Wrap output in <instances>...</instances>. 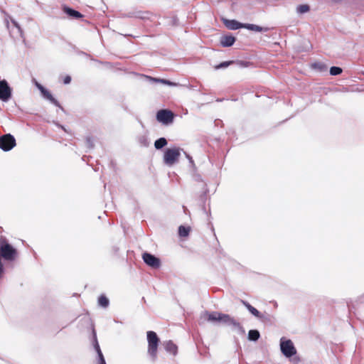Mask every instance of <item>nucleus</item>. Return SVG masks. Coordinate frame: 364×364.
I'll return each mask as SVG.
<instances>
[{
	"instance_id": "1",
	"label": "nucleus",
	"mask_w": 364,
	"mask_h": 364,
	"mask_svg": "<svg viewBox=\"0 0 364 364\" xmlns=\"http://www.w3.org/2000/svg\"><path fill=\"white\" fill-rule=\"evenodd\" d=\"M18 257L17 250L11 245L4 237H0V270L5 269L2 259L7 262H14Z\"/></svg>"
},
{
	"instance_id": "2",
	"label": "nucleus",
	"mask_w": 364,
	"mask_h": 364,
	"mask_svg": "<svg viewBox=\"0 0 364 364\" xmlns=\"http://www.w3.org/2000/svg\"><path fill=\"white\" fill-rule=\"evenodd\" d=\"M148 342V354L152 361H155L157 358L158 346L160 339L156 333L153 331H149L146 333Z\"/></svg>"
},
{
	"instance_id": "3",
	"label": "nucleus",
	"mask_w": 364,
	"mask_h": 364,
	"mask_svg": "<svg viewBox=\"0 0 364 364\" xmlns=\"http://www.w3.org/2000/svg\"><path fill=\"white\" fill-rule=\"evenodd\" d=\"M280 350L286 358H291L297 353L294 343L291 339L282 337L279 341Z\"/></svg>"
},
{
	"instance_id": "4",
	"label": "nucleus",
	"mask_w": 364,
	"mask_h": 364,
	"mask_svg": "<svg viewBox=\"0 0 364 364\" xmlns=\"http://www.w3.org/2000/svg\"><path fill=\"white\" fill-rule=\"evenodd\" d=\"M182 149L178 147L168 148L164 154V162L167 166H172L178 162Z\"/></svg>"
},
{
	"instance_id": "5",
	"label": "nucleus",
	"mask_w": 364,
	"mask_h": 364,
	"mask_svg": "<svg viewBox=\"0 0 364 364\" xmlns=\"http://www.w3.org/2000/svg\"><path fill=\"white\" fill-rule=\"evenodd\" d=\"M174 117L173 112L167 109H159L156 114V120L166 126L173 123Z\"/></svg>"
},
{
	"instance_id": "6",
	"label": "nucleus",
	"mask_w": 364,
	"mask_h": 364,
	"mask_svg": "<svg viewBox=\"0 0 364 364\" xmlns=\"http://www.w3.org/2000/svg\"><path fill=\"white\" fill-rule=\"evenodd\" d=\"M16 145L15 137L11 134L0 136V149L4 151H9Z\"/></svg>"
},
{
	"instance_id": "7",
	"label": "nucleus",
	"mask_w": 364,
	"mask_h": 364,
	"mask_svg": "<svg viewBox=\"0 0 364 364\" xmlns=\"http://www.w3.org/2000/svg\"><path fill=\"white\" fill-rule=\"evenodd\" d=\"M142 259L147 266L152 269H159L161 265L160 258L148 252H144L142 254Z\"/></svg>"
},
{
	"instance_id": "8",
	"label": "nucleus",
	"mask_w": 364,
	"mask_h": 364,
	"mask_svg": "<svg viewBox=\"0 0 364 364\" xmlns=\"http://www.w3.org/2000/svg\"><path fill=\"white\" fill-rule=\"evenodd\" d=\"M12 97V89L6 80H0V100L6 102Z\"/></svg>"
},
{
	"instance_id": "9",
	"label": "nucleus",
	"mask_w": 364,
	"mask_h": 364,
	"mask_svg": "<svg viewBox=\"0 0 364 364\" xmlns=\"http://www.w3.org/2000/svg\"><path fill=\"white\" fill-rule=\"evenodd\" d=\"M92 337H93L92 338V344H93L94 349L95 350V351L97 354L98 364H107L105 357H104L102 352L100 349V345H99V343L97 341V334H96L95 329L92 330Z\"/></svg>"
},
{
	"instance_id": "10",
	"label": "nucleus",
	"mask_w": 364,
	"mask_h": 364,
	"mask_svg": "<svg viewBox=\"0 0 364 364\" xmlns=\"http://www.w3.org/2000/svg\"><path fill=\"white\" fill-rule=\"evenodd\" d=\"M141 77L146 79L150 83H161L163 85H168L171 87L177 85V83L164 78L154 77L146 75H141Z\"/></svg>"
},
{
	"instance_id": "11",
	"label": "nucleus",
	"mask_w": 364,
	"mask_h": 364,
	"mask_svg": "<svg viewBox=\"0 0 364 364\" xmlns=\"http://www.w3.org/2000/svg\"><path fill=\"white\" fill-rule=\"evenodd\" d=\"M223 23L224 25L230 30H237L240 28H245V24L244 23L239 22L237 20L235 19H227V18H223Z\"/></svg>"
},
{
	"instance_id": "12",
	"label": "nucleus",
	"mask_w": 364,
	"mask_h": 364,
	"mask_svg": "<svg viewBox=\"0 0 364 364\" xmlns=\"http://www.w3.org/2000/svg\"><path fill=\"white\" fill-rule=\"evenodd\" d=\"M221 314L222 313L218 311L209 312L205 311L201 315V318L210 322H220Z\"/></svg>"
},
{
	"instance_id": "13",
	"label": "nucleus",
	"mask_w": 364,
	"mask_h": 364,
	"mask_svg": "<svg viewBox=\"0 0 364 364\" xmlns=\"http://www.w3.org/2000/svg\"><path fill=\"white\" fill-rule=\"evenodd\" d=\"M236 41V38L232 34L221 36L220 43L224 48L232 46Z\"/></svg>"
},
{
	"instance_id": "14",
	"label": "nucleus",
	"mask_w": 364,
	"mask_h": 364,
	"mask_svg": "<svg viewBox=\"0 0 364 364\" xmlns=\"http://www.w3.org/2000/svg\"><path fill=\"white\" fill-rule=\"evenodd\" d=\"M63 11L69 17L74 19H79L83 17V15L80 12L68 6H63Z\"/></svg>"
},
{
	"instance_id": "15",
	"label": "nucleus",
	"mask_w": 364,
	"mask_h": 364,
	"mask_svg": "<svg viewBox=\"0 0 364 364\" xmlns=\"http://www.w3.org/2000/svg\"><path fill=\"white\" fill-rule=\"evenodd\" d=\"M42 90H43L41 92V93L45 99L49 100L55 106L60 107L61 109H63L60 102L52 95V94L48 91V90H47L46 87Z\"/></svg>"
},
{
	"instance_id": "16",
	"label": "nucleus",
	"mask_w": 364,
	"mask_h": 364,
	"mask_svg": "<svg viewBox=\"0 0 364 364\" xmlns=\"http://www.w3.org/2000/svg\"><path fill=\"white\" fill-rule=\"evenodd\" d=\"M242 304L247 308V309L256 318H263L262 314L256 308L252 306L249 302L245 300H241Z\"/></svg>"
},
{
	"instance_id": "17",
	"label": "nucleus",
	"mask_w": 364,
	"mask_h": 364,
	"mask_svg": "<svg viewBox=\"0 0 364 364\" xmlns=\"http://www.w3.org/2000/svg\"><path fill=\"white\" fill-rule=\"evenodd\" d=\"M245 28L255 32H267L269 30L268 27H262L252 23H245Z\"/></svg>"
},
{
	"instance_id": "18",
	"label": "nucleus",
	"mask_w": 364,
	"mask_h": 364,
	"mask_svg": "<svg viewBox=\"0 0 364 364\" xmlns=\"http://www.w3.org/2000/svg\"><path fill=\"white\" fill-rule=\"evenodd\" d=\"M165 350L173 354V355H176L178 352V347L177 346L173 343L172 341H168L164 343Z\"/></svg>"
},
{
	"instance_id": "19",
	"label": "nucleus",
	"mask_w": 364,
	"mask_h": 364,
	"mask_svg": "<svg viewBox=\"0 0 364 364\" xmlns=\"http://www.w3.org/2000/svg\"><path fill=\"white\" fill-rule=\"evenodd\" d=\"M148 131L145 132V134L139 135L137 136V141L140 144V146L144 147H148L150 144V140L148 136Z\"/></svg>"
},
{
	"instance_id": "20",
	"label": "nucleus",
	"mask_w": 364,
	"mask_h": 364,
	"mask_svg": "<svg viewBox=\"0 0 364 364\" xmlns=\"http://www.w3.org/2000/svg\"><path fill=\"white\" fill-rule=\"evenodd\" d=\"M260 338V333L257 329H251L248 331L247 339L250 341L256 342Z\"/></svg>"
},
{
	"instance_id": "21",
	"label": "nucleus",
	"mask_w": 364,
	"mask_h": 364,
	"mask_svg": "<svg viewBox=\"0 0 364 364\" xmlns=\"http://www.w3.org/2000/svg\"><path fill=\"white\" fill-rule=\"evenodd\" d=\"M235 318L228 314H221L220 323L225 324L228 326H232V323L234 322Z\"/></svg>"
},
{
	"instance_id": "22",
	"label": "nucleus",
	"mask_w": 364,
	"mask_h": 364,
	"mask_svg": "<svg viewBox=\"0 0 364 364\" xmlns=\"http://www.w3.org/2000/svg\"><path fill=\"white\" fill-rule=\"evenodd\" d=\"M168 144L167 139L165 137H160L154 141V147L157 150H161Z\"/></svg>"
},
{
	"instance_id": "23",
	"label": "nucleus",
	"mask_w": 364,
	"mask_h": 364,
	"mask_svg": "<svg viewBox=\"0 0 364 364\" xmlns=\"http://www.w3.org/2000/svg\"><path fill=\"white\" fill-rule=\"evenodd\" d=\"M231 327L232 330L236 331L240 335H244L245 333L244 327L236 319H235L234 322L232 323Z\"/></svg>"
},
{
	"instance_id": "24",
	"label": "nucleus",
	"mask_w": 364,
	"mask_h": 364,
	"mask_svg": "<svg viewBox=\"0 0 364 364\" xmlns=\"http://www.w3.org/2000/svg\"><path fill=\"white\" fill-rule=\"evenodd\" d=\"M191 232V228L189 226H185V225H180L178 227V235L181 237H186L188 236L189 233Z\"/></svg>"
},
{
	"instance_id": "25",
	"label": "nucleus",
	"mask_w": 364,
	"mask_h": 364,
	"mask_svg": "<svg viewBox=\"0 0 364 364\" xmlns=\"http://www.w3.org/2000/svg\"><path fill=\"white\" fill-rule=\"evenodd\" d=\"M311 67H312V68H314L321 73L326 72V71H327V69H328L327 65L325 63H321V62L314 63L311 65Z\"/></svg>"
},
{
	"instance_id": "26",
	"label": "nucleus",
	"mask_w": 364,
	"mask_h": 364,
	"mask_svg": "<svg viewBox=\"0 0 364 364\" xmlns=\"http://www.w3.org/2000/svg\"><path fill=\"white\" fill-rule=\"evenodd\" d=\"M98 305L102 308H107L109 305V299L104 294H101L98 298Z\"/></svg>"
},
{
	"instance_id": "27",
	"label": "nucleus",
	"mask_w": 364,
	"mask_h": 364,
	"mask_svg": "<svg viewBox=\"0 0 364 364\" xmlns=\"http://www.w3.org/2000/svg\"><path fill=\"white\" fill-rule=\"evenodd\" d=\"M310 11V6L308 4H300L296 7V12L299 14H304Z\"/></svg>"
},
{
	"instance_id": "28",
	"label": "nucleus",
	"mask_w": 364,
	"mask_h": 364,
	"mask_svg": "<svg viewBox=\"0 0 364 364\" xmlns=\"http://www.w3.org/2000/svg\"><path fill=\"white\" fill-rule=\"evenodd\" d=\"M234 60L223 61L215 66V70L224 69L228 68L229 65L235 63Z\"/></svg>"
},
{
	"instance_id": "29",
	"label": "nucleus",
	"mask_w": 364,
	"mask_h": 364,
	"mask_svg": "<svg viewBox=\"0 0 364 364\" xmlns=\"http://www.w3.org/2000/svg\"><path fill=\"white\" fill-rule=\"evenodd\" d=\"M343 69L338 66H332L330 68V75L333 76L339 75L342 73Z\"/></svg>"
},
{
	"instance_id": "30",
	"label": "nucleus",
	"mask_w": 364,
	"mask_h": 364,
	"mask_svg": "<svg viewBox=\"0 0 364 364\" xmlns=\"http://www.w3.org/2000/svg\"><path fill=\"white\" fill-rule=\"evenodd\" d=\"M200 188L203 191V193L200 195V200L204 202L206 200V196L209 192L207 183H203V187H200Z\"/></svg>"
},
{
	"instance_id": "31",
	"label": "nucleus",
	"mask_w": 364,
	"mask_h": 364,
	"mask_svg": "<svg viewBox=\"0 0 364 364\" xmlns=\"http://www.w3.org/2000/svg\"><path fill=\"white\" fill-rule=\"evenodd\" d=\"M135 18H139V19H147L149 18V13L148 12H144L141 11H135Z\"/></svg>"
},
{
	"instance_id": "32",
	"label": "nucleus",
	"mask_w": 364,
	"mask_h": 364,
	"mask_svg": "<svg viewBox=\"0 0 364 364\" xmlns=\"http://www.w3.org/2000/svg\"><path fill=\"white\" fill-rule=\"evenodd\" d=\"M193 178L195 181L201 183V187H203V183H206L203 181L202 176L196 171L193 173Z\"/></svg>"
},
{
	"instance_id": "33",
	"label": "nucleus",
	"mask_w": 364,
	"mask_h": 364,
	"mask_svg": "<svg viewBox=\"0 0 364 364\" xmlns=\"http://www.w3.org/2000/svg\"><path fill=\"white\" fill-rule=\"evenodd\" d=\"M86 146L89 149H92L95 147L94 141L92 136H87L85 138Z\"/></svg>"
},
{
	"instance_id": "34",
	"label": "nucleus",
	"mask_w": 364,
	"mask_h": 364,
	"mask_svg": "<svg viewBox=\"0 0 364 364\" xmlns=\"http://www.w3.org/2000/svg\"><path fill=\"white\" fill-rule=\"evenodd\" d=\"M135 11H130L127 14H122V17L123 18H135Z\"/></svg>"
},
{
	"instance_id": "35",
	"label": "nucleus",
	"mask_w": 364,
	"mask_h": 364,
	"mask_svg": "<svg viewBox=\"0 0 364 364\" xmlns=\"http://www.w3.org/2000/svg\"><path fill=\"white\" fill-rule=\"evenodd\" d=\"M262 316H264L263 318H257L258 319L262 321H269L270 320V315L267 314V313H264V314H262Z\"/></svg>"
},
{
	"instance_id": "36",
	"label": "nucleus",
	"mask_w": 364,
	"mask_h": 364,
	"mask_svg": "<svg viewBox=\"0 0 364 364\" xmlns=\"http://www.w3.org/2000/svg\"><path fill=\"white\" fill-rule=\"evenodd\" d=\"M236 63L239 65L240 67H247L249 64L248 62L244 60L237 61Z\"/></svg>"
},
{
	"instance_id": "37",
	"label": "nucleus",
	"mask_w": 364,
	"mask_h": 364,
	"mask_svg": "<svg viewBox=\"0 0 364 364\" xmlns=\"http://www.w3.org/2000/svg\"><path fill=\"white\" fill-rule=\"evenodd\" d=\"M54 124L59 128L62 129L65 132L70 133V132L62 124L58 122H54Z\"/></svg>"
},
{
	"instance_id": "38",
	"label": "nucleus",
	"mask_w": 364,
	"mask_h": 364,
	"mask_svg": "<svg viewBox=\"0 0 364 364\" xmlns=\"http://www.w3.org/2000/svg\"><path fill=\"white\" fill-rule=\"evenodd\" d=\"M71 82V77L70 75H66L63 79V83L65 85H68Z\"/></svg>"
},
{
	"instance_id": "39",
	"label": "nucleus",
	"mask_w": 364,
	"mask_h": 364,
	"mask_svg": "<svg viewBox=\"0 0 364 364\" xmlns=\"http://www.w3.org/2000/svg\"><path fill=\"white\" fill-rule=\"evenodd\" d=\"M36 87L39 90L40 92H41L44 89L45 87L43 86L41 84L38 83V82H36Z\"/></svg>"
},
{
	"instance_id": "40",
	"label": "nucleus",
	"mask_w": 364,
	"mask_h": 364,
	"mask_svg": "<svg viewBox=\"0 0 364 364\" xmlns=\"http://www.w3.org/2000/svg\"><path fill=\"white\" fill-rule=\"evenodd\" d=\"M11 22L16 28H17L18 30L21 29L20 25L18 23L17 21H16L15 20H12Z\"/></svg>"
},
{
	"instance_id": "41",
	"label": "nucleus",
	"mask_w": 364,
	"mask_h": 364,
	"mask_svg": "<svg viewBox=\"0 0 364 364\" xmlns=\"http://www.w3.org/2000/svg\"><path fill=\"white\" fill-rule=\"evenodd\" d=\"M184 154H186V156L188 159L189 161L193 160V158L188 154H187L186 152H184Z\"/></svg>"
},
{
	"instance_id": "42",
	"label": "nucleus",
	"mask_w": 364,
	"mask_h": 364,
	"mask_svg": "<svg viewBox=\"0 0 364 364\" xmlns=\"http://www.w3.org/2000/svg\"><path fill=\"white\" fill-rule=\"evenodd\" d=\"M189 163L191 165V166L195 169L196 167H195V164H194L193 160L190 161Z\"/></svg>"
},
{
	"instance_id": "43",
	"label": "nucleus",
	"mask_w": 364,
	"mask_h": 364,
	"mask_svg": "<svg viewBox=\"0 0 364 364\" xmlns=\"http://www.w3.org/2000/svg\"><path fill=\"white\" fill-rule=\"evenodd\" d=\"M5 269L0 270V279L2 278L3 274H4Z\"/></svg>"
},
{
	"instance_id": "44",
	"label": "nucleus",
	"mask_w": 364,
	"mask_h": 364,
	"mask_svg": "<svg viewBox=\"0 0 364 364\" xmlns=\"http://www.w3.org/2000/svg\"><path fill=\"white\" fill-rule=\"evenodd\" d=\"M79 54L86 55V56H90L88 54H87L86 53H85L83 51L80 52Z\"/></svg>"
},
{
	"instance_id": "45",
	"label": "nucleus",
	"mask_w": 364,
	"mask_h": 364,
	"mask_svg": "<svg viewBox=\"0 0 364 364\" xmlns=\"http://www.w3.org/2000/svg\"><path fill=\"white\" fill-rule=\"evenodd\" d=\"M113 250L115 252H117L118 251V247H113Z\"/></svg>"
},
{
	"instance_id": "46",
	"label": "nucleus",
	"mask_w": 364,
	"mask_h": 364,
	"mask_svg": "<svg viewBox=\"0 0 364 364\" xmlns=\"http://www.w3.org/2000/svg\"><path fill=\"white\" fill-rule=\"evenodd\" d=\"M333 2L338 3L341 1L342 0H332Z\"/></svg>"
},
{
	"instance_id": "47",
	"label": "nucleus",
	"mask_w": 364,
	"mask_h": 364,
	"mask_svg": "<svg viewBox=\"0 0 364 364\" xmlns=\"http://www.w3.org/2000/svg\"><path fill=\"white\" fill-rule=\"evenodd\" d=\"M360 300L364 299V294H363V295H362V296L360 297Z\"/></svg>"
},
{
	"instance_id": "48",
	"label": "nucleus",
	"mask_w": 364,
	"mask_h": 364,
	"mask_svg": "<svg viewBox=\"0 0 364 364\" xmlns=\"http://www.w3.org/2000/svg\"><path fill=\"white\" fill-rule=\"evenodd\" d=\"M96 61H97V63H101V64H103V63H103V62H102V61H99V60H96Z\"/></svg>"
},
{
	"instance_id": "49",
	"label": "nucleus",
	"mask_w": 364,
	"mask_h": 364,
	"mask_svg": "<svg viewBox=\"0 0 364 364\" xmlns=\"http://www.w3.org/2000/svg\"><path fill=\"white\" fill-rule=\"evenodd\" d=\"M140 124H141V127H144V124L141 122H140Z\"/></svg>"
}]
</instances>
